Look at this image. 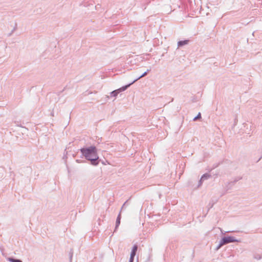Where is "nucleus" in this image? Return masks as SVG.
Here are the masks:
<instances>
[{
	"instance_id": "nucleus-1",
	"label": "nucleus",
	"mask_w": 262,
	"mask_h": 262,
	"mask_svg": "<svg viewBox=\"0 0 262 262\" xmlns=\"http://www.w3.org/2000/svg\"><path fill=\"white\" fill-rule=\"evenodd\" d=\"M80 151L82 155L91 162L92 165L96 166L99 164V157L95 146L81 148Z\"/></svg>"
},
{
	"instance_id": "nucleus-2",
	"label": "nucleus",
	"mask_w": 262,
	"mask_h": 262,
	"mask_svg": "<svg viewBox=\"0 0 262 262\" xmlns=\"http://www.w3.org/2000/svg\"><path fill=\"white\" fill-rule=\"evenodd\" d=\"M239 240H238L233 236H225L223 237L220 241V243L216 247V250L219 249L223 245L227 244L233 243V242H239Z\"/></svg>"
},
{
	"instance_id": "nucleus-3",
	"label": "nucleus",
	"mask_w": 262,
	"mask_h": 262,
	"mask_svg": "<svg viewBox=\"0 0 262 262\" xmlns=\"http://www.w3.org/2000/svg\"><path fill=\"white\" fill-rule=\"evenodd\" d=\"M211 175L209 173H206L202 176L200 181L198 182V186L195 187V189H197L200 187L203 184V182L205 180H207L211 178Z\"/></svg>"
},
{
	"instance_id": "nucleus-4",
	"label": "nucleus",
	"mask_w": 262,
	"mask_h": 262,
	"mask_svg": "<svg viewBox=\"0 0 262 262\" xmlns=\"http://www.w3.org/2000/svg\"><path fill=\"white\" fill-rule=\"evenodd\" d=\"M137 250H138V246H137V245H134V246L133 247L131 253H130V257L134 258L135 256V255L136 254V252L137 251Z\"/></svg>"
},
{
	"instance_id": "nucleus-5",
	"label": "nucleus",
	"mask_w": 262,
	"mask_h": 262,
	"mask_svg": "<svg viewBox=\"0 0 262 262\" xmlns=\"http://www.w3.org/2000/svg\"><path fill=\"white\" fill-rule=\"evenodd\" d=\"M134 82L133 81L127 85L122 86L121 88L118 89L119 93L121 92H123L125 91L128 88H129L132 84H133Z\"/></svg>"
},
{
	"instance_id": "nucleus-6",
	"label": "nucleus",
	"mask_w": 262,
	"mask_h": 262,
	"mask_svg": "<svg viewBox=\"0 0 262 262\" xmlns=\"http://www.w3.org/2000/svg\"><path fill=\"white\" fill-rule=\"evenodd\" d=\"M121 217V213L120 212L116 219L115 231L117 230V228L120 224Z\"/></svg>"
},
{
	"instance_id": "nucleus-7",
	"label": "nucleus",
	"mask_w": 262,
	"mask_h": 262,
	"mask_svg": "<svg viewBox=\"0 0 262 262\" xmlns=\"http://www.w3.org/2000/svg\"><path fill=\"white\" fill-rule=\"evenodd\" d=\"M150 71V70H149V69L147 70V71L146 72H145L144 73H143L140 76H139L137 78L135 79L133 81V82H135L136 81H137V80H138L140 78L145 76Z\"/></svg>"
},
{
	"instance_id": "nucleus-8",
	"label": "nucleus",
	"mask_w": 262,
	"mask_h": 262,
	"mask_svg": "<svg viewBox=\"0 0 262 262\" xmlns=\"http://www.w3.org/2000/svg\"><path fill=\"white\" fill-rule=\"evenodd\" d=\"M188 41H189L188 40H184L179 41L178 42V47H182L183 46L187 45L188 43Z\"/></svg>"
},
{
	"instance_id": "nucleus-9",
	"label": "nucleus",
	"mask_w": 262,
	"mask_h": 262,
	"mask_svg": "<svg viewBox=\"0 0 262 262\" xmlns=\"http://www.w3.org/2000/svg\"><path fill=\"white\" fill-rule=\"evenodd\" d=\"M119 93L118 89L117 90H114L113 91H112L111 93H110V95H111V97H116L118 94Z\"/></svg>"
},
{
	"instance_id": "nucleus-10",
	"label": "nucleus",
	"mask_w": 262,
	"mask_h": 262,
	"mask_svg": "<svg viewBox=\"0 0 262 262\" xmlns=\"http://www.w3.org/2000/svg\"><path fill=\"white\" fill-rule=\"evenodd\" d=\"M8 260L11 262H22V261L18 259H15L13 257H9Z\"/></svg>"
},
{
	"instance_id": "nucleus-11",
	"label": "nucleus",
	"mask_w": 262,
	"mask_h": 262,
	"mask_svg": "<svg viewBox=\"0 0 262 262\" xmlns=\"http://www.w3.org/2000/svg\"><path fill=\"white\" fill-rule=\"evenodd\" d=\"M242 179V177H238V178H235L234 181H231L230 182V183H229V185H233L236 182H237L238 181H239V180H241Z\"/></svg>"
},
{
	"instance_id": "nucleus-12",
	"label": "nucleus",
	"mask_w": 262,
	"mask_h": 262,
	"mask_svg": "<svg viewBox=\"0 0 262 262\" xmlns=\"http://www.w3.org/2000/svg\"><path fill=\"white\" fill-rule=\"evenodd\" d=\"M201 118V113H199L198 114V115H197L196 116H195V117L193 118V121H196V120H197L198 119H200Z\"/></svg>"
},
{
	"instance_id": "nucleus-13",
	"label": "nucleus",
	"mask_w": 262,
	"mask_h": 262,
	"mask_svg": "<svg viewBox=\"0 0 262 262\" xmlns=\"http://www.w3.org/2000/svg\"><path fill=\"white\" fill-rule=\"evenodd\" d=\"M134 258L130 257L129 258V262H134Z\"/></svg>"
},
{
	"instance_id": "nucleus-14",
	"label": "nucleus",
	"mask_w": 262,
	"mask_h": 262,
	"mask_svg": "<svg viewBox=\"0 0 262 262\" xmlns=\"http://www.w3.org/2000/svg\"><path fill=\"white\" fill-rule=\"evenodd\" d=\"M214 203H212L211 204V203H209V205L210 206V208H211L213 207Z\"/></svg>"
},
{
	"instance_id": "nucleus-15",
	"label": "nucleus",
	"mask_w": 262,
	"mask_h": 262,
	"mask_svg": "<svg viewBox=\"0 0 262 262\" xmlns=\"http://www.w3.org/2000/svg\"><path fill=\"white\" fill-rule=\"evenodd\" d=\"M72 256H73V254H72V253H71V255H70V260H72Z\"/></svg>"
},
{
	"instance_id": "nucleus-16",
	"label": "nucleus",
	"mask_w": 262,
	"mask_h": 262,
	"mask_svg": "<svg viewBox=\"0 0 262 262\" xmlns=\"http://www.w3.org/2000/svg\"><path fill=\"white\" fill-rule=\"evenodd\" d=\"M15 28H14L13 30L12 31V32L9 34V35H11V34L13 32V31L15 30Z\"/></svg>"
},
{
	"instance_id": "nucleus-17",
	"label": "nucleus",
	"mask_w": 262,
	"mask_h": 262,
	"mask_svg": "<svg viewBox=\"0 0 262 262\" xmlns=\"http://www.w3.org/2000/svg\"><path fill=\"white\" fill-rule=\"evenodd\" d=\"M125 203H126V202H125V203H124V204H123V206H122V208L124 207V206H125Z\"/></svg>"
},
{
	"instance_id": "nucleus-18",
	"label": "nucleus",
	"mask_w": 262,
	"mask_h": 262,
	"mask_svg": "<svg viewBox=\"0 0 262 262\" xmlns=\"http://www.w3.org/2000/svg\"><path fill=\"white\" fill-rule=\"evenodd\" d=\"M76 162H78V163H79V160H76Z\"/></svg>"
}]
</instances>
